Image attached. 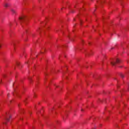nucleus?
<instances>
[{"label":"nucleus","instance_id":"1","mask_svg":"<svg viewBox=\"0 0 129 129\" xmlns=\"http://www.w3.org/2000/svg\"><path fill=\"white\" fill-rule=\"evenodd\" d=\"M120 60H119V59L118 58H117L116 62H111V64L113 66H114V65H115L116 64H117V63H120Z\"/></svg>","mask_w":129,"mask_h":129},{"label":"nucleus","instance_id":"2","mask_svg":"<svg viewBox=\"0 0 129 129\" xmlns=\"http://www.w3.org/2000/svg\"><path fill=\"white\" fill-rule=\"evenodd\" d=\"M4 7L5 8H8V7H10V4H8V3H6V4H5Z\"/></svg>","mask_w":129,"mask_h":129},{"label":"nucleus","instance_id":"3","mask_svg":"<svg viewBox=\"0 0 129 129\" xmlns=\"http://www.w3.org/2000/svg\"><path fill=\"white\" fill-rule=\"evenodd\" d=\"M11 12H12V14H16V13H17V11H16V10H15L14 9H12L11 10Z\"/></svg>","mask_w":129,"mask_h":129},{"label":"nucleus","instance_id":"4","mask_svg":"<svg viewBox=\"0 0 129 129\" xmlns=\"http://www.w3.org/2000/svg\"><path fill=\"white\" fill-rule=\"evenodd\" d=\"M20 20H24L25 19V16H22L20 17Z\"/></svg>","mask_w":129,"mask_h":129},{"label":"nucleus","instance_id":"5","mask_svg":"<svg viewBox=\"0 0 129 129\" xmlns=\"http://www.w3.org/2000/svg\"><path fill=\"white\" fill-rule=\"evenodd\" d=\"M11 117H12L10 116V118L9 119H7V121H10V118H11Z\"/></svg>","mask_w":129,"mask_h":129},{"label":"nucleus","instance_id":"6","mask_svg":"<svg viewBox=\"0 0 129 129\" xmlns=\"http://www.w3.org/2000/svg\"><path fill=\"white\" fill-rule=\"evenodd\" d=\"M1 47H2V45L0 44V48H1Z\"/></svg>","mask_w":129,"mask_h":129},{"label":"nucleus","instance_id":"7","mask_svg":"<svg viewBox=\"0 0 129 129\" xmlns=\"http://www.w3.org/2000/svg\"><path fill=\"white\" fill-rule=\"evenodd\" d=\"M61 10H62V8H61Z\"/></svg>","mask_w":129,"mask_h":129}]
</instances>
